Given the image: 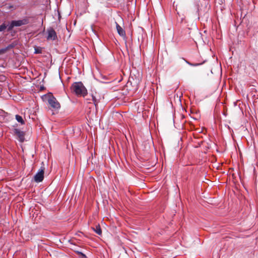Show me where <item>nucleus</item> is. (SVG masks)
Returning <instances> with one entry per match:
<instances>
[{"mask_svg":"<svg viewBox=\"0 0 258 258\" xmlns=\"http://www.w3.org/2000/svg\"><path fill=\"white\" fill-rule=\"evenodd\" d=\"M72 91L78 96H85L87 91L81 82L74 83L71 87Z\"/></svg>","mask_w":258,"mask_h":258,"instance_id":"nucleus-1","label":"nucleus"},{"mask_svg":"<svg viewBox=\"0 0 258 258\" xmlns=\"http://www.w3.org/2000/svg\"><path fill=\"white\" fill-rule=\"evenodd\" d=\"M44 170L45 168L41 167L39 171L34 176V179L35 182H40L43 180Z\"/></svg>","mask_w":258,"mask_h":258,"instance_id":"nucleus-2","label":"nucleus"},{"mask_svg":"<svg viewBox=\"0 0 258 258\" xmlns=\"http://www.w3.org/2000/svg\"><path fill=\"white\" fill-rule=\"evenodd\" d=\"M48 35L47 39L48 40H55L57 39V35L54 30L51 28L47 29V31Z\"/></svg>","mask_w":258,"mask_h":258,"instance_id":"nucleus-3","label":"nucleus"},{"mask_svg":"<svg viewBox=\"0 0 258 258\" xmlns=\"http://www.w3.org/2000/svg\"><path fill=\"white\" fill-rule=\"evenodd\" d=\"M49 105L53 108L58 109L60 107L59 103L56 99L53 96L50 97L48 100Z\"/></svg>","mask_w":258,"mask_h":258,"instance_id":"nucleus-4","label":"nucleus"},{"mask_svg":"<svg viewBox=\"0 0 258 258\" xmlns=\"http://www.w3.org/2000/svg\"><path fill=\"white\" fill-rule=\"evenodd\" d=\"M15 135L18 137L20 142H23L24 140V133L18 129H15L14 131Z\"/></svg>","mask_w":258,"mask_h":258,"instance_id":"nucleus-5","label":"nucleus"},{"mask_svg":"<svg viewBox=\"0 0 258 258\" xmlns=\"http://www.w3.org/2000/svg\"><path fill=\"white\" fill-rule=\"evenodd\" d=\"M116 28L118 34L123 37L125 36V31L119 25V24L115 22Z\"/></svg>","mask_w":258,"mask_h":258,"instance_id":"nucleus-6","label":"nucleus"},{"mask_svg":"<svg viewBox=\"0 0 258 258\" xmlns=\"http://www.w3.org/2000/svg\"><path fill=\"white\" fill-rule=\"evenodd\" d=\"M13 25L15 26H20L25 24V21L24 20L13 21Z\"/></svg>","mask_w":258,"mask_h":258,"instance_id":"nucleus-7","label":"nucleus"},{"mask_svg":"<svg viewBox=\"0 0 258 258\" xmlns=\"http://www.w3.org/2000/svg\"><path fill=\"white\" fill-rule=\"evenodd\" d=\"M92 229L98 235H101L102 230L99 225H96L95 227H92Z\"/></svg>","mask_w":258,"mask_h":258,"instance_id":"nucleus-8","label":"nucleus"},{"mask_svg":"<svg viewBox=\"0 0 258 258\" xmlns=\"http://www.w3.org/2000/svg\"><path fill=\"white\" fill-rule=\"evenodd\" d=\"M16 119L18 122H20L21 124H24V121L21 116H20L19 115H16Z\"/></svg>","mask_w":258,"mask_h":258,"instance_id":"nucleus-9","label":"nucleus"},{"mask_svg":"<svg viewBox=\"0 0 258 258\" xmlns=\"http://www.w3.org/2000/svg\"><path fill=\"white\" fill-rule=\"evenodd\" d=\"M42 52V49L40 47L35 48V53H41Z\"/></svg>","mask_w":258,"mask_h":258,"instance_id":"nucleus-10","label":"nucleus"},{"mask_svg":"<svg viewBox=\"0 0 258 258\" xmlns=\"http://www.w3.org/2000/svg\"><path fill=\"white\" fill-rule=\"evenodd\" d=\"M7 28V25L5 24H3L0 26V32L3 31L5 30Z\"/></svg>","mask_w":258,"mask_h":258,"instance_id":"nucleus-11","label":"nucleus"},{"mask_svg":"<svg viewBox=\"0 0 258 258\" xmlns=\"http://www.w3.org/2000/svg\"><path fill=\"white\" fill-rule=\"evenodd\" d=\"M14 27H15V26L13 25V22H12L11 25L8 27V30L11 31V30H12Z\"/></svg>","mask_w":258,"mask_h":258,"instance_id":"nucleus-12","label":"nucleus"},{"mask_svg":"<svg viewBox=\"0 0 258 258\" xmlns=\"http://www.w3.org/2000/svg\"><path fill=\"white\" fill-rule=\"evenodd\" d=\"M92 100L93 101L94 104L95 105H96V104L97 103V101L96 98L94 96H92Z\"/></svg>","mask_w":258,"mask_h":258,"instance_id":"nucleus-13","label":"nucleus"},{"mask_svg":"<svg viewBox=\"0 0 258 258\" xmlns=\"http://www.w3.org/2000/svg\"><path fill=\"white\" fill-rule=\"evenodd\" d=\"M92 100L93 101L94 104L95 105H96V104L97 103V101L96 98L94 96H92Z\"/></svg>","mask_w":258,"mask_h":258,"instance_id":"nucleus-14","label":"nucleus"},{"mask_svg":"<svg viewBox=\"0 0 258 258\" xmlns=\"http://www.w3.org/2000/svg\"><path fill=\"white\" fill-rule=\"evenodd\" d=\"M216 160L215 157L214 156H211V162H213Z\"/></svg>","mask_w":258,"mask_h":258,"instance_id":"nucleus-15","label":"nucleus"},{"mask_svg":"<svg viewBox=\"0 0 258 258\" xmlns=\"http://www.w3.org/2000/svg\"><path fill=\"white\" fill-rule=\"evenodd\" d=\"M80 253L82 255V258H86V256L85 254H83L81 252H80Z\"/></svg>","mask_w":258,"mask_h":258,"instance_id":"nucleus-16","label":"nucleus"},{"mask_svg":"<svg viewBox=\"0 0 258 258\" xmlns=\"http://www.w3.org/2000/svg\"><path fill=\"white\" fill-rule=\"evenodd\" d=\"M203 39H204L205 35L204 34L202 35Z\"/></svg>","mask_w":258,"mask_h":258,"instance_id":"nucleus-17","label":"nucleus"},{"mask_svg":"<svg viewBox=\"0 0 258 258\" xmlns=\"http://www.w3.org/2000/svg\"><path fill=\"white\" fill-rule=\"evenodd\" d=\"M2 52H3V50H0V54H1V53H2Z\"/></svg>","mask_w":258,"mask_h":258,"instance_id":"nucleus-18","label":"nucleus"},{"mask_svg":"<svg viewBox=\"0 0 258 258\" xmlns=\"http://www.w3.org/2000/svg\"><path fill=\"white\" fill-rule=\"evenodd\" d=\"M213 54V52H212V54L213 55V56H214L215 55L214 54Z\"/></svg>","mask_w":258,"mask_h":258,"instance_id":"nucleus-19","label":"nucleus"},{"mask_svg":"<svg viewBox=\"0 0 258 258\" xmlns=\"http://www.w3.org/2000/svg\"><path fill=\"white\" fill-rule=\"evenodd\" d=\"M199 64H195L194 66H198V65H199Z\"/></svg>","mask_w":258,"mask_h":258,"instance_id":"nucleus-20","label":"nucleus"},{"mask_svg":"<svg viewBox=\"0 0 258 258\" xmlns=\"http://www.w3.org/2000/svg\"><path fill=\"white\" fill-rule=\"evenodd\" d=\"M218 59L217 57L216 58V60L217 61Z\"/></svg>","mask_w":258,"mask_h":258,"instance_id":"nucleus-21","label":"nucleus"}]
</instances>
